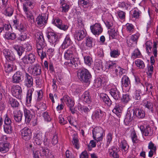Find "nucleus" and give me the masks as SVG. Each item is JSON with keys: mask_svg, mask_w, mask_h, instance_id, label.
<instances>
[{"mask_svg": "<svg viewBox=\"0 0 158 158\" xmlns=\"http://www.w3.org/2000/svg\"><path fill=\"white\" fill-rule=\"evenodd\" d=\"M2 52L5 58L8 60L13 61L15 60V56L14 54L8 49L3 50Z\"/></svg>", "mask_w": 158, "mask_h": 158, "instance_id": "obj_9", "label": "nucleus"}, {"mask_svg": "<svg viewBox=\"0 0 158 158\" xmlns=\"http://www.w3.org/2000/svg\"><path fill=\"white\" fill-rule=\"evenodd\" d=\"M139 129L142 135L145 136H147L149 135V132L151 130V128L148 126H146L145 128L143 126L141 125L140 126Z\"/></svg>", "mask_w": 158, "mask_h": 158, "instance_id": "obj_33", "label": "nucleus"}, {"mask_svg": "<svg viewBox=\"0 0 158 158\" xmlns=\"http://www.w3.org/2000/svg\"><path fill=\"white\" fill-rule=\"evenodd\" d=\"M58 119L59 123L62 125H64L67 123V121L64 119V117L61 114L59 115Z\"/></svg>", "mask_w": 158, "mask_h": 158, "instance_id": "obj_60", "label": "nucleus"}, {"mask_svg": "<svg viewBox=\"0 0 158 158\" xmlns=\"http://www.w3.org/2000/svg\"><path fill=\"white\" fill-rule=\"evenodd\" d=\"M141 94V91L140 90H137L135 91L134 95L133 97L134 99L135 100H140L141 98V96L140 94Z\"/></svg>", "mask_w": 158, "mask_h": 158, "instance_id": "obj_62", "label": "nucleus"}, {"mask_svg": "<svg viewBox=\"0 0 158 158\" xmlns=\"http://www.w3.org/2000/svg\"><path fill=\"white\" fill-rule=\"evenodd\" d=\"M122 108L120 104H116L114 109L113 110V112L118 117H120L122 114Z\"/></svg>", "mask_w": 158, "mask_h": 158, "instance_id": "obj_27", "label": "nucleus"}, {"mask_svg": "<svg viewBox=\"0 0 158 158\" xmlns=\"http://www.w3.org/2000/svg\"><path fill=\"white\" fill-rule=\"evenodd\" d=\"M14 49L17 51V54L19 56H21L24 52V49L21 46L17 45H14L13 47Z\"/></svg>", "mask_w": 158, "mask_h": 158, "instance_id": "obj_41", "label": "nucleus"}, {"mask_svg": "<svg viewBox=\"0 0 158 158\" xmlns=\"http://www.w3.org/2000/svg\"><path fill=\"white\" fill-rule=\"evenodd\" d=\"M23 115L22 112L20 110L15 112L14 113V118L15 121L18 123L21 122L22 120Z\"/></svg>", "mask_w": 158, "mask_h": 158, "instance_id": "obj_31", "label": "nucleus"}, {"mask_svg": "<svg viewBox=\"0 0 158 158\" xmlns=\"http://www.w3.org/2000/svg\"><path fill=\"white\" fill-rule=\"evenodd\" d=\"M21 131L22 138L23 139L27 141L30 139L31 132L30 129L25 127L21 130Z\"/></svg>", "mask_w": 158, "mask_h": 158, "instance_id": "obj_10", "label": "nucleus"}, {"mask_svg": "<svg viewBox=\"0 0 158 158\" xmlns=\"http://www.w3.org/2000/svg\"><path fill=\"white\" fill-rule=\"evenodd\" d=\"M85 31L83 30H79L76 31L75 35V38L78 41H80L85 37Z\"/></svg>", "mask_w": 158, "mask_h": 158, "instance_id": "obj_17", "label": "nucleus"}, {"mask_svg": "<svg viewBox=\"0 0 158 158\" xmlns=\"http://www.w3.org/2000/svg\"><path fill=\"white\" fill-rule=\"evenodd\" d=\"M77 57L78 54L76 52L75 48L74 47L69 48L65 52L64 55V58L68 60L67 62L68 64L74 65V66H76V64L78 61Z\"/></svg>", "mask_w": 158, "mask_h": 158, "instance_id": "obj_2", "label": "nucleus"}, {"mask_svg": "<svg viewBox=\"0 0 158 158\" xmlns=\"http://www.w3.org/2000/svg\"><path fill=\"white\" fill-rule=\"evenodd\" d=\"M127 30L129 32H132L134 30V26L131 23H127L126 25Z\"/></svg>", "mask_w": 158, "mask_h": 158, "instance_id": "obj_61", "label": "nucleus"}, {"mask_svg": "<svg viewBox=\"0 0 158 158\" xmlns=\"http://www.w3.org/2000/svg\"><path fill=\"white\" fill-rule=\"evenodd\" d=\"M110 89L109 93L113 98L116 100L119 99L120 98V93L114 85L110 84L107 86Z\"/></svg>", "mask_w": 158, "mask_h": 158, "instance_id": "obj_5", "label": "nucleus"}, {"mask_svg": "<svg viewBox=\"0 0 158 158\" xmlns=\"http://www.w3.org/2000/svg\"><path fill=\"white\" fill-rule=\"evenodd\" d=\"M41 72V67L40 64H35L32 69V74L34 76H37L40 75Z\"/></svg>", "mask_w": 158, "mask_h": 158, "instance_id": "obj_18", "label": "nucleus"}, {"mask_svg": "<svg viewBox=\"0 0 158 158\" xmlns=\"http://www.w3.org/2000/svg\"><path fill=\"white\" fill-rule=\"evenodd\" d=\"M105 81V79L103 77L97 78L95 80L94 85L95 87L98 88L101 87L102 84H103Z\"/></svg>", "mask_w": 158, "mask_h": 158, "instance_id": "obj_26", "label": "nucleus"}, {"mask_svg": "<svg viewBox=\"0 0 158 158\" xmlns=\"http://www.w3.org/2000/svg\"><path fill=\"white\" fill-rule=\"evenodd\" d=\"M47 37L49 42L51 43L54 44L55 46L58 40V36L54 32H49L48 33Z\"/></svg>", "mask_w": 158, "mask_h": 158, "instance_id": "obj_12", "label": "nucleus"}, {"mask_svg": "<svg viewBox=\"0 0 158 158\" xmlns=\"http://www.w3.org/2000/svg\"><path fill=\"white\" fill-rule=\"evenodd\" d=\"M153 54L155 57H156L157 54V48L158 46V40H156V41L153 42Z\"/></svg>", "mask_w": 158, "mask_h": 158, "instance_id": "obj_48", "label": "nucleus"}, {"mask_svg": "<svg viewBox=\"0 0 158 158\" xmlns=\"http://www.w3.org/2000/svg\"><path fill=\"white\" fill-rule=\"evenodd\" d=\"M13 11V8L12 7H9L6 9L4 13L6 15L10 16L12 15Z\"/></svg>", "mask_w": 158, "mask_h": 158, "instance_id": "obj_49", "label": "nucleus"}, {"mask_svg": "<svg viewBox=\"0 0 158 158\" xmlns=\"http://www.w3.org/2000/svg\"><path fill=\"white\" fill-rule=\"evenodd\" d=\"M93 138L97 142L102 140L103 136L105 135L104 131L100 127H96L92 130Z\"/></svg>", "mask_w": 158, "mask_h": 158, "instance_id": "obj_4", "label": "nucleus"}, {"mask_svg": "<svg viewBox=\"0 0 158 158\" xmlns=\"http://www.w3.org/2000/svg\"><path fill=\"white\" fill-rule=\"evenodd\" d=\"M84 62L85 64L88 66H90L92 62V58L89 56H87L84 57Z\"/></svg>", "mask_w": 158, "mask_h": 158, "instance_id": "obj_57", "label": "nucleus"}, {"mask_svg": "<svg viewBox=\"0 0 158 158\" xmlns=\"http://www.w3.org/2000/svg\"><path fill=\"white\" fill-rule=\"evenodd\" d=\"M11 92L14 96L19 99L21 98L22 89L20 86L18 85L13 86L11 88Z\"/></svg>", "mask_w": 158, "mask_h": 158, "instance_id": "obj_8", "label": "nucleus"}, {"mask_svg": "<svg viewBox=\"0 0 158 158\" xmlns=\"http://www.w3.org/2000/svg\"><path fill=\"white\" fill-rule=\"evenodd\" d=\"M25 13L29 21L31 23H33L35 22V20L31 11L29 10Z\"/></svg>", "mask_w": 158, "mask_h": 158, "instance_id": "obj_42", "label": "nucleus"}, {"mask_svg": "<svg viewBox=\"0 0 158 158\" xmlns=\"http://www.w3.org/2000/svg\"><path fill=\"white\" fill-rule=\"evenodd\" d=\"M141 13V12L137 8H135L133 11L132 18L135 19L139 18Z\"/></svg>", "mask_w": 158, "mask_h": 158, "instance_id": "obj_47", "label": "nucleus"}, {"mask_svg": "<svg viewBox=\"0 0 158 158\" xmlns=\"http://www.w3.org/2000/svg\"><path fill=\"white\" fill-rule=\"evenodd\" d=\"M135 116L139 118H143L145 116L144 111L141 109L136 108L133 110Z\"/></svg>", "mask_w": 158, "mask_h": 158, "instance_id": "obj_20", "label": "nucleus"}, {"mask_svg": "<svg viewBox=\"0 0 158 158\" xmlns=\"http://www.w3.org/2000/svg\"><path fill=\"white\" fill-rule=\"evenodd\" d=\"M130 136L133 143H136L138 142V137L135 131H131Z\"/></svg>", "mask_w": 158, "mask_h": 158, "instance_id": "obj_50", "label": "nucleus"}, {"mask_svg": "<svg viewBox=\"0 0 158 158\" xmlns=\"http://www.w3.org/2000/svg\"><path fill=\"white\" fill-rule=\"evenodd\" d=\"M82 99L85 102L90 103L91 102V99L90 93L88 91H85L82 96Z\"/></svg>", "mask_w": 158, "mask_h": 158, "instance_id": "obj_25", "label": "nucleus"}, {"mask_svg": "<svg viewBox=\"0 0 158 158\" xmlns=\"http://www.w3.org/2000/svg\"><path fill=\"white\" fill-rule=\"evenodd\" d=\"M4 70L6 73H9L11 72L13 70L12 65L8 63H6L4 65Z\"/></svg>", "mask_w": 158, "mask_h": 158, "instance_id": "obj_56", "label": "nucleus"}, {"mask_svg": "<svg viewBox=\"0 0 158 158\" xmlns=\"http://www.w3.org/2000/svg\"><path fill=\"white\" fill-rule=\"evenodd\" d=\"M90 29L92 33L96 36L100 35L103 31V28L99 23H96L91 26Z\"/></svg>", "mask_w": 158, "mask_h": 158, "instance_id": "obj_7", "label": "nucleus"}, {"mask_svg": "<svg viewBox=\"0 0 158 158\" xmlns=\"http://www.w3.org/2000/svg\"><path fill=\"white\" fill-rule=\"evenodd\" d=\"M47 18H46L45 15H39L36 19V23L38 27H41L44 25L47 22Z\"/></svg>", "mask_w": 158, "mask_h": 158, "instance_id": "obj_11", "label": "nucleus"}, {"mask_svg": "<svg viewBox=\"0 0 158 158\" xmlns=\"http://www.w3.org/2000/svg\"><path fill=\"white\" fill-rule=\"evenodd\" d=\"M22 76L21 72L18 71L16 72L13 76V82L15 83H19L21 81V77Z\"/></svg>", "mask_w": 158, "mask_h": 158, "instance_id": "obj_24", "label": "nucleus"}, {"mask_svg": "<svg viewBox=\"0 0 158 158\" xmlns=\"http://www.w3.org/2000/svg\"><path fill=\"white\" fill-rule=\"evenodd\" d=\"M24 83L28 88L31 87L33 85V79L31 76L27 73L25 74Z\"/></svg>", "mask_w": 158, "mask_h": 158, "instance_id": "obj_14", "label": "nucleus"}, {"mask_svg": "<svg viewBox=\"0 0 158 158\" xmlns=\"http://www.w3.org/2000/svg\"><path fill=\"white\" fill-rule=\"evenodd\" d=\"M8 103L12 107L14 108L17 107L19 106L18 102L16 100L12 98H9Z\"/></svg>", "mask_w": 158, "mask_h": 158, "instance_id": "obj_39", "label": "nucleus"}, {"mask_svg": "<svg viewBox=\"0 0 158 158\" xmlns=\"http://www.w3.org/2000/svg\"><path fill=\"white\" fill-rule=\"evenodd\" d=\"M135 63L137 67L140 69H143L145 65L143 61L140 59H137L135 61Z\"/></svg>", "mask_w": 158, "mask_h": 158, "instance_id": "obj_45", "label": "nucleus"}, {"mask_svg": "<svg viewBox=\"0 0 158 158\" xmlns=\"http://www.w3.org/2000/svg\"><path fill=\"white\" fill-rule=\"evenodd\" d=\"M42 133L40 131H37L34 135V139L36 144L40 145L42 143Z\"/></svg>", "mask_w": 158, "mask_h": 158, "instance_id": "obj_15", "label": "nucleus"}, {"mask_svg": "<svg viewBox=\"0 0 158 158\" xmlns=\"http://www.w3.org/2000/svg\"><path fill=\"white\" fill-rule=\"evenodd\" d=\"M78 109L80 111L81 113L83 114H88L90 110L91 109V106H85L79 104H78L77 106Z\"/></svg>", "mask_w": 158, "mask_h": 158, "instance_id": "obj_16", "label": "nucleus"}, {"mask_svg": "<svg viewBox=\"0 0 158 158\" xmlns=\"http://www.w3.org/2000/svg\"><path fill=\"white\" fill-rule=\"evenodd\" d=\"M130 100V97L127 94H123L121 98L122 101L124 103H127Z\"/></svg>", "mask_w": 158, "mask_h": 158, "instance_id": "obj_59", "label": "nucleus"}, {"mask_svg": "<svg viewBox=\"0 0 158 158\" xmlns=\"http://www.w3.org/2000/svg\"><path fill=\"white\" fill-rule=\"evenodd\" d=\"M9 146L8 142H0V152L5 153L8 151Z\"/></svg>", "mask_w": 158, "mask_h": 158, "instance_id": "obj_28", "label": "nucleus"}, {"mask_svg": "<svg viewBox=\"0 0 158 158\" xmlns=\"http://www.w3.org/2000/svg\"><path fill=\"white\" fill-rule=\"evenodd\" d=\"M120 54V51L118 49L111 50L110 53V56L111 57L117 58Z\"/></svg>", "mask_w": 158, "mask_h": 158, "instance_id": "obj_43", "label": "nucleus"}, {"mask_svg": "<svg viewBox=\"0 0 158 158\" xmlns=\"http://www.w3.org/2000/svg\"><path fill=\"white\" fill-rule=\"evenodd\" d=\"M102 61L100 60H97L94 64V67L98 70L102 69Z\"/></svg>", "mask_w": 158, "mask_h": 158, "instance_id": "obj_46", "label": "nucleus"}, {"mask_svg": "<svg viewBox=\"0 0 158 158\" xmlns=\"http://www.w3.org/2000/svg\"><path fill=\"white\" fill-rule=\"evenodd\" d=\"M89 4L88 0H79L78 4L84 8L88 7Z\"/></svg>", "mask_w": 158, "mask_h": 158, "instance_id": "obj_52", "label": "nucleus"}, {"mask_svg": "<svg viewBox=\"0 0 158 158\" xmlns=\"http://www.w3.org/2000/svg\"><path fill=\"white\" fill-rule=\"evenodd\" d=\"M72 42L69 36L67 35L61 45L62 48L63 49H65L67 48L69 46L72 44Z\"/></svg>", "mask_w": 158, "mask_h": 158, "instance_id": "obj_23", "label": "nucleus"}, {"mask_svg": "<svg viewBox=\"0 0 158 158\" xmlns=\"http://www.w3.org/2000/svg\"><path fill=\"white\" fill-rule=\"evenodd\" d=\"M135 115L133 110H129L127 111L126 118L124 120V122L126 125L129 123L133 120V116Z\"/></svg>", "mask_w": 158, "mask_h": 158, "instance_id": "obj_13", "label": "nucleus"}, {"mask_svg": "<svg viewBox=\"0 0 158 158\" xmlns=\"http://www.w3.org/2000/svg\"><path fill=\"white\" fill-rule=\"evenodd\" d=\"M33 158H40L41 155L40 152L37 149L34 150L33 151Z\"/></svg>", "mask_w": 158, "mask_h": 158, "instance_id": "obj_63", "label": "nucleus"}, {"mask_svg": "<svg viewBox=\"0 0 158 158\" xmlns=\"http://www.w3.org/2000/svg\"><path fill=\"white\" fill-rule=\"evenodd\" d=\"M41 156L45 158H51L52 156L51 152L48 148H43Z\"/></svg>", "mask_w": 158, "mask_h": 158, "instance_id": "obj_36", "label": "nucleus"}, {"mask_svg": "<svg viewBox=\"0 0 158 158\" xmlns=\"http://www.w3.org/2000/svg\"><path fill=\"white\" fill-rule=\"evenodd\" d=\"M35 36L36 40V48L38 53L41 60L46 57L45 52L43 49L46 45L43 33L41 31H37L35 34Z\"/></svg>", "mask_w": 158, "mask_h": 158, "instance_id": "obj_1", "label": "nucleus"}, {"mask_svg": "<svg viewBox=\"0 0 158 158\" xmlns=\"http://www.w3.org/2000/svg\"><path fill=\"white\" fill-rule=\"evenodd\" d=\"M122 84L123 86L127 87L130 85L129 78L126 76H123L122 79Z\"/></svg>", "mask_w": 158, "mask_h": 158, "instance_id": "obj_38", "label": "nucleus"}, {"mask_svg": "<svg viewBox=\"0 0 158 158\" xmlns=\"http://www.w3.org/2000/svg\"><path fill=\"white\" fill-rule=\"evenodd\" d=\"M43 116L44 120L47 122H49L51 120L50 116L48 112H45L43 114Z\"/></svg>", "mask_w": 158, "mask_h": 158, "instance_id": "obj_64", "label": "nucleus"}, {"mask_svg": "<svg viewBox=\"0 0 158 158\" xmlns=\"http://www.w3.org/2000/svg\"><path fill=\"white\" fill-rule=\"evenodd\" d=\"M101 100L108 106H110L112 104V101L108 96L106 94L102 93L100 95Z\"/></svg>", "mask_w": 158, "mask_h": 158, "instance_id": "obj_22", "label": "nucleus"}, {"mask_svg": "<svg viewBox=\"0 0 158 158\" xmlns=\"http://www.w3.org/2000/svg\"><path fill=\"white\" fill-rule=\"evenodd\" d=\"M36 57L32 53L25 56L21 59L20 63L25 66L27 64H31L35 61Z\"/></svg>", "mask_w": 158, "mask_h": 158, "instance_id": "obj_6", "label": "nucleus"}, {"mask_svg": "<svg viewBox=\"0 0 158 158\" xmlns=\"http://www.w3.org/2000/svg\"><path fill=\"white\" fill-rule=\"evenodd\" d=\"M103 115V112L100 109L95 110L93 113L92 117L94 118L97 120H100Z\"/></svg>", "mask_w": 158, "mask_h": 158, "instance_id": "obj_29", "label": "nucleus"}, {"mask_svg": "<svg viewBox=\"0 0 158 158\" xmlns=\"http://www.w3.org/2000/svg\"><path fill=\"white\" fill-rule=\"evenodd\" d=\"M72 143L74 147L77 149L79 148V144L78 143V140L77 137V135L76 134H74L73 135V139Z\"/></svg>", "mask_w": 158, "mask_h": 158, "instance_id": "obj_40", "label": "nucleus"}, {"mask_svg": "<svg viewBox=\"0 0 158 158\" xmlns=\"http://www.w3.org/2000/svg\"><path fill=\"white\" fill-rule=\"evenodd\" d=\"M61 100L62 101H64L69 107H72V106H74V101L71 99L67 95L64 96L63 98L61 99Z\"/></svg>", "mask_w": 158, "mask_h": 158, "instance_id": "obj_21", "label": "nucleus"}, {"mask_svg": "<svg viewBox=\"0 0 158 158\" xmlns=\"http://www.w3.org/2000/svg\"><path fill=\"white\" fill-rule=\"evenodd\" d=\"M85 40L86 46L89 48H91L93 47L94 40L93 38L89 36H87Z\"/></svg>", "mask_w": 158, "mask_h": 158, "instance_id": "obj_34", "label": "nucleus"}, {"mask_svg": "<svg viewBox=\"0 0 158 158\" xmlns=\"http://www.w3.org/2000/svg\"><path fill=\"white\" fill-rule=\"evenodd\" d=\"M61 3L62 9V11L64 12H68L69 8V5L65 3H62V2H61Z\"/></svg>", "mask_w": 158, "mask_h": 158, "instance_id": "obj_58", "label": "nucleus"}, {"mask_svg": "<svg viewBox=\"0 0 158 158\" xmlns=\"http://www.w3.org/2000/svg\"><path fill=\"white\" fill-rule=\"evenodd\" d=\"M116 66V63L114 62L110 61L107 62L106 65V68L108 69H113Z\"/></svg>", "mask_w": 158, "mask_h": 158, "instance_id": "obj_51", "label": "nucleus"}, {"mask_svg": "<svg viewBox=\"0 0 158 158\" xmlns=\"http://www.w3.org/2000/svg\"><path fill=\"white\" fill-rule=\"evenodd\" d=\"M4 131L7 134H10L12 132V128L11 125H4L3 126Z\"/></svg>", "mask_w": 158, "mask_h": 158, "instance_id": "obj_53", "label": "nucleus"}, {"mask_svg": "<svg viewBox=\"0 0 158 158\" xmlns=\"http://www.w3.org/2000/svg\"><path fill=\"white\" fill-rule=\"evenodd\" d=\"M141 53L138 48L135 49L131 54V58L135 59L137 58L140 57Z\"/></svg>", "mask_w": 158, "mask_h": 158, "instance_id": "obj_44", "label": "nucleus"}, {"mask_svg": "<svg viewBox=\"0 0 158 158\" xmlns=\"http://www.w3.org/2000/svg\"><path fill=\"white\" fill-rule=\"evenodd\" d=\"M109 152L110 157L114 158H119V155L117 152V149L114 147H113L111 149H109Z\"/></svg>", "mask_w": 158, "mask_h": 158, "instance_id": "obj_30", "label": "nucleus"}, {"mask_svg": "<svg viewBox=\"0 0 158 158\" xmlns=\"http://www.w3.org/2000/svg\"><path fill=\"white\" fill-rule=\"evenodd\" d=\"M145 45L147 53L148 55H149L151 52L152 43L150 41H148L146 42Z\"/></svg>", "mask_w": 158, "mask_h": 158, "instance_id": "obj_54", "label": "nucleus"}, {"mask_svg": "<svg viewBox=\"0 0 158 158\" xmlns=\"http://www.w3.org/2000/svg\"><path fill=\"white\" fill-rule=\"evenodd\" d=\"M77 74L79 78L82 81L85 83L90 81L91 76L87 69H79L77 72Z\"/></svg>", "mask_w": 158, "mask_h": 158, "instance_id": "obj_3", "label": "nucleus"}, {"mask_svg": "<svg viewBox=\"0 0 158 158\" xmlns=\"http://www.w3.org/2000/svg\"><path fill=\"white\" fill-rule=\"evenodd\" d=\"M142 104L145 106V108L148 109L150 111H151L152 113H153L154 109L153 108V105L152 102L144 100L143 101V102Z\"/></svg>", "mask_w": 158, "mask_h": 158, "instance_id": "obj_32", "label": "nucleus"}, {"mask_svg": "<svg viewBox=\"0 0 158 158\" xmlns=\"http://www.w3.org/2000/svg\"><path fill=\"white\" fill-rule=\"evenodd\" d=\"M27 92V97H26V101L27 102L29 103H31L32 99V93L34 91V89L32 87H30Z\"/></svg>", "mask_w": 158, "mask_h": 158, "instance_id": "obj_37", "label": "nucleus"}, {"mask_svg": "<svg viewBox=\"0 0 158 158\" xmlns=\"http://www.w3.org/2000/svg\"><path fill=\"white\" fill-rule=\"evenodd\" d=\"M120 147L121 150L123 151L126 152L128 149L129 146L127 144V141L124 140H123L120 143Z\"/></svg>", "mask_w": 158, "mask_h": 158, "instance_id": "obj_35", "label": "nucleus"}, {"mask_svg": "<svg viewBox=\"0 0 158 158\" xmlns=\"http://www.w3.org/2000/svg\"><path fill=\"white\" fill-rule=\"evenodd\" d=\"M5 37L7 40H14L16 38V35L14 33L7 32L6 33Z\"/></svg>", "mask_w": 158, "mask_h": 158, "instance_id": "obj_55", "label": "nucleus"}, {"mask_svg": "<svg viewBox=\"0 0 158 158\" xmlns=\"http://www.w3.org/2000/svg\"><path fill=\"white\" fill-rule=\"evenodd\" d=\"M24 112L25 117V122L26 124H29L32 118V115L30 111L26 108H24Z\"/></svg>", "mask_w": 158, "mask_h": 158, "instance_id": "obj_19", "label": "nucleus"}]
</instances>
